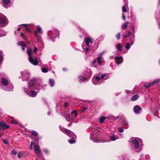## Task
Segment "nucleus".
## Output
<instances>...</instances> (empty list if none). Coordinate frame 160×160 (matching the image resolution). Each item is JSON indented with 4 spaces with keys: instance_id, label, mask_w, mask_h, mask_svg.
<instances>
[{
    "instance_id": "38",
    "label": "nucleus",
    "mask_w": 160,
    "mask_h": 160,
    "mask_svg": "<svg viewBox=\"0 0 160 160\" xmlns=\"http://www.w3.org/2000/svg\"><path fill=\"white\" fill-rule=\"evenodd\" d=\"M128 35L125 34L124 36V37L126 38L130 34H131V32L130 31H128Z\"/></svg>"
},
{
    "instance_id": "5",
    "label": "nucleus",
    "mask_w": 160,
    "mask_h": 160,
    "mask_svg": "<svg viewBox=\"0 0 160 160\" xmlns=\"http://www.w3.org/2000/svg\"><path fill=\"white\" fill-rule=\"evenodd\" d=\"M108 78V74H102L100 76H97L96 78V83H94L97 84L100 83L103 81V79H107Z\"/></svg>"
},
{
    "instance_id": "28",
    "label": "nucleus",
    "mask_w": 160,
    "mask_h": 160,
    "mask_svg": "<svg viewBox=\"0 0 160 160\" xmlns=\"http://www.w3.org/2000/svg\"><path fill=\"white\" fill-rule=\"evenodd\" d=\"M159 82H160V79H158L154 80L152 82V85H153L154 84Z\"/></svg>"
},
{
    "instance_id": "27",
    "label": "nucleus",
    "mask_w": 160,
    "mask_h": 160,
    "mask_svg": "<svg viewBox=\"0 0 160 160\" xmlns=\"http://www.w3.org/2000/svg\"><path fill=\"white\" fill-rule=\"evenodd\" d=\"M141 108L138 105L136 106L134 108V110H141Z\"/></svg>"
},
{
    "instance_id": "6",
    "label": "nucleus",
    "mask_w": 160,
    "mask_h": 160,
    "mask_svg": "<svg viewBox=\"0 0 160 160\" xmlns=\"http://www.w3.org/2000/svg\"><path fill=\"white\" fill-rule=\"evenodd\" d=\"M8 21L6 18L3 14H0V26L4 27L8 24Z\"/></svg>"
},
{
    "instance_id": "24",
    "label": "nucleus",
    "mask_w": 160,
    "mask_h": 160,
    "mask_svg": "<svg viewBox=\"0 0 160 160\" xmlns=\"http://www.w3.org/2000/svg\"><path fill=\"white\" fill-rule=\"evenodd\" d=\"M37 32L41 33L42 32V30L41 28L39 26H38L36 29Z\"/></svg>"
},
{
    "instance_id": "9",
    "label": "nucleus",
    "mask_w": 160,
    "mask_h": 160,
    "mask_svg": "<svg viewBox=\"0 0 160 160\" xmlns=\"http://www.w3.org/2000/svg\"><path fill=\"white\" fill-rule=\"evenodd\" d=\"M2 2L3 3V6L5 8H8L10 6L9 5L10 2V0H2Z\"/></svg>"
},
{
    "instance_id": "39",
    "label": "nucleus",
    "mask_w": 160,
    "mask_h": 160,
    "mask_svg": "<svg viewBox=\"0 0 160 160\" xmlns=\"http://www.w3.org/2000/svg\"><path fill=\"white\" fill-rule=\"evenodd\" d=\"M14 155H16L17 154V152L15 150H13L11 152Z\"/></svg>"
},
{
    "instance_id": "15",
    "label": "nucleus",
    "mask_w": 160,
    "mask_h": 160,
    "mask_svg": "<svg viewBox=\"0 0 160 160\" xmlns=\"http://www.w3.org/2000/svg\"><path fill=\"white\" fill-rule=\"evenodd\" d=\"M97 60L98 61V63L99 64H101L104 62L103 60L102 59L101 57H98L97 58Z\"/></svg>"
},
{
    "instance_id": "26",
    "label": "nucleus",
    "mask_w": 160,
    "mask_h": 160,
    "mask_svg": "<svg viewBox=\"0 0 160 160\" xmlns=\"http://www.w3.org/2000/svg\"><path fill=\"white\" fill-rule=\"evenodd\" d=\"M152 85H152V83L151 82V83H148V84H145L144 85V86H145V87L146 88H148L149 87H151Z\"/></svg>"
},
{
    "instance_id": "56",
    "label": "nucleus",
    "mask_w": 160,
    "mask_h": 160,
    "mask_svg": "<svg viewBox=\"0 0 160 160\" xmlns=\"http://www.w3.org/2000/svg\"><path fill=\"white\" fill-rule=\"evenodd\" d=\"M47 114L48 115H50L51 114L50 112V111H48Z\"/></svg>"
},
{
    "instance_id": "54",
    "label": "nucleus",
    "mask_w": 160,
    "mask_h": 160,
    "mask_svg": "<svg viewBox=\"0 0 160 160\" xmlns=\"http://www.w3.org/2000/svg\"><path fill=\"white\" fill-rule=\"evenodd\" d=\"M124 131V129L122 128H121V132H123Z\"/></svg>"
},
{
    "instance_id": "44",
    "label": "nucleus",
    "mask_w": 160,
    "mask_h": 160,
    "mask_svg": "<svg viewBox=\"0 0 160 160\" xmlns=\"http://www.w3.org/2000/svg\"><path fill=\"white\" fill-rule=\"evenodd\" d=\"M140 111H134V112L135 113L137 114L140 113Z\"/></svg>"
},
{
    "instance_id": "8",
    "label": "nucleus",
    "mask_w": 160,
    "mask_h": 160,
    "mask_svg": "<svg viewBox=\"0 0 160 160\" xmlns=\"http://www.w3.org/2000/svg\"><path fill=\"white\" fill-rule=\"evenodd\" d=\"M22 73H23L22 72H21V73L22 76V79L23 80V81L28 80L29 78V74L28 73H26L25 74H22Z\"/></svg>"
},
{
    "instance_id": "18",
    "label": "nucleus",
    "mask_w": 160,
    "mask_h": 160,
    "mask_svg": "<svg viewBox=\"0 0 160 160\" xmlns=\"http://www.w3.org/2000/svg\"><path fill=\"white\" fill-rule=\"evenodd\" d=\"M128 22H126L124 23L122 26V29H126L128 27Z\"/></svg>"
},
{
    "instance_id": "53",
    "label": "nucleus",
    "mask_w": 160,
    "mask_h": 160,
    "mask_svg": "<svg viewBox=\"0 0 160 160\" xmlns=\"http://www.w3.org/2000/svg\"><path fill=\"white\" fill-rule=\"evenodd\" d=\"M25 29L29 32H30V30L27 27H26Z\"/></svg>"
},
{
    "instance_id": "64",
    "label": "nucleus",
    "mask_w": 160,
    "mask_h": 160,
    "mask_svg": "<svg viewBox=\"0 0 160 160\" xmlns=\"http://www.w3.org/2000/svg\"><path fill=\"white\" fill-rule=\"evenodd\" d=\"M2 136V134L0 133V137H1Z\"/></svg>"
},
{
    "instance_id": "58",
    "label": "nucleus",
    "mask_w": 160,
    "mask_h": 160,
    "mask_svg": "<svg viewBox=\"0 0 160 160\" xmlns=\"http://www.w3.org/2000/svg\"><path fill=\"white\" fill-rule=\"evenodd\" d=\"M36 88L37 89H41V88H39V87H36Z\"/></svg>"
},
{
    "instance_id": "29",
    "label": "nucleus",
    "mask_w": 160,
    "mask_h": 160,
    "mask_svg": "<svg viewBox=\"0 0 160 160\" xmlns=\"http://www.w3.org/2000/svg\"><path fill=\"white\" fill-rule=\"evenodd\" d=\"M18 45L22 46H25V44L24 43V42L21 41L19 42L18 43Z\"/></svg>"
},
{
    "instance_id": "62",
    "label": "nucleus",
    "mask_w": 160,
    "mask_h": 160,
    "mask_svg": "<svg viewBox=\"0 0 160 160\" xmlns=\"http://www.w3.org/2000/svg\"><path fill=\"white\" fill-rule=\"evenodd\" d=\"M159 4H160V0H159Z\"/></svg>"
},
{
    "instance_id": "42",
    "label": "nucleus",
    "mask_w": 160,
    "mask_h": 160,
    "mask_svg": "<svg viewBox=\"0 0 160 160\" xmlns=\"http://www.w3.org/2000/svg\"><path fill=\"white\" fill-rule=\"evenodd\" d=\"M12 123L14 124H17V121L15 120H13L12 122Z\"/></svg>"
},
{
    "instance_id": "59",
    "label": "nucleus",
    "mask_w": 160,
    "mask_h": 160,
    "mask_svg": "<svg viewBox=\"0 0 160 160\" xmlns=\"http://www.w3.org/2000/svg\"><path fill=\"white\" fill-rule=\"evenodd\" d=\"M124 124L125 125H126L127 124V122H125V123H124Z\"/></svg>"
},
{
    "instance_id": "47",
    "label": "nucleus",
    "mask_w": 160,
    "mask_h": 160,
    "mask_svg": "<svg viewBox=\"0 0 160 160\" xmlns=\"http://www.w3.org/2000/svg\"><path fill=\"white\" fill-rule=\"evenodd\" d=\"M122 15V19L124 20H126V16H125V15L123 14Z\"/></svg>"
},
{
    "instance_id": "52",
    "label": "nucleus",
    "mask_w": 160,
    "mask_h": 160,
    "mask_svg": "<svg viewBox=\"0 0 160 160\" xmlns=\"http://www.w3.org/2000/svg\"><path fill=\"white\" fill-rule=\"evenodd\" d=\"M26 47V45H25V46L22 47V49L23 51H24L25 50V48Z\"/></svg>"
},
{
    "instance_id": "50",
    "label": "nucleus",
    "mask_w": 160,
    "mask_h": 160,
    "mask_svg": "<svg viewBox=\"0 0 160 160\" xmlns=\"http://www.w3.org/2000/svg\"><path fill=\"white\" fill-rule=\"evenodd\" d=\"M20 34L21 35V37L22 38H24V35L22 33V32L20 33Z\"/></svg>"
},
{
    "instance_id": "34",
    "label": "nucleus",
    "mask_w": 160,
    "mask_h": 160,
    "mask_svg": "<svg viewBox=\"0 0 160 160\" xmlns=\"http://www.w3.org/2000/svg\"><path fill=\"white\" fill-rule=\"evenodd\" d=\"M42 71L43 72H47L48 71L47 69L45 68H42Z\"/></svg>"
},
{
    "instance_id": "4",
    "label": "nucleus",
    "mask_w": 160,
    "mask_h": 160,
    "mask_svg": "<svg viewBox=\"0 0 160 160\" xmlns=\"http://www.w3.org/2000/svg\"><path fill=\"white\" fill-rule=\"evenodd\" d=\"M132 142L134 145L136 151L137 152H139L141 151L142 148L140 147L139 143H142V140L140 139L134 138L132 140Z\"/></svg>"
},
{
    "instance_id": "25",
    "label": "nucleus",
    "mask_w": 160,
    "mask_h": 160,
    "mask_svg": "<svg viewBox=\"0 0 160 160\" xmlns=\"http://www.w3.org/2000/svg\"><path fill=\"white\" fill-rule=\"evenodd\" d=\"M49 83L51 87H52L54 85V81L53 79H49Z\"/></svg>"
},
{
    "instance_id": "30",
    "label": "nucleus",
    "mask_w": 160,
    "mask_h": 160,
    "mask_svg": "<svg viewBox=\"0 0 160 160\" xmlns=\"http://www.w3.org/2000/svg\"><path fill=\"white\" fill-rule=\"evenodd\" d=\"M68 142L70 144H73L75 142V141L74 140L70 139L68 140Z\"/></svg>"
},
{
    "instance_id": "32",
    "label": "nucleus",
    "mask_w": 160,
    "mask_h": 160,
    "mask_svg": "<svg viewBox=\"0 0 160 160\" xmlns=\"http://www.w3.org/2000/svg\"><path fill=\"white\" fill-rule=\"evenodd\" d=\"M79 78H80V81L81 82H83V81H85V80H86V78H84L83 77H81V76H80L79 77Z\"/></svg>"
},
{
    "instance_id": "10",
    "label": "nucleus",
    "mask_w": 160,
    "mask_h": 160,
    "mask_svg": "<svg viewBox=\"0 0 160 160\" xmlns=\"http://www.w3.org/2000/svg\"><path fill=\"white\" fill-rule=\"evenodd\" d=\"M27 93L29 96L32 97H35L37 95V93L34 91H31L30 92H26Z\"/></svg>"
},
{
    "instance_id": "41",
    "label": "nucleus",
    "mask_w": 160,
    "mask_h": 160,
    "mask_svg": "<svg viewBox=\"0 0 160 160\" xmlns=\"http://www.w3.org/2000/svg\"><path fill=\"white\" fill-rule=\"evenodd\" d=\"M116 38L118 39H119L120 38V33H118L116 36Z\"/></svg>"
},
{
    "instance_id": "55",
    "label": "nucleus",
    "mask_w": 160,
    "mask_h": 160,
    "mask_svg": "<svg viewBox=\"0 0 160 160\" xmlns=\"http://www.w3.org/2000/svg\"><path fill=\"white\" fill-rule=\"evenodd\" d=\"M121 58V63L123 61V59L122 58V57H121V58Z\"/></svg>"
},
{
    "instance_id": "33",
    "label": "nucleus",
    "mask_w": 160,
    "mask_h": 160,
    "mask_svg": "<svg viewBox=\"0 0 160 160\" xmlns=\"http://www.w3.org/2000/svg\"><path fill=\"white\" fill-rule=\"evenodd\" d=\"M2 52L0 51V63L1 62L2 60Z\"/></svg>"
},
{
    "instance_id": "57",
    "label": "nucleus",
    "mask_w": 160,
    "mask_h": 160,
    "mask_svg": "<svg viewBox=\"0 0 160 160\" xmlns=\"http://www.w3.org/2000/svg\"><path fill=\"white\" fill-rule=\"evenodd\" d=\"M35 35L37 38H39V37L36 34H35Z\"/></svg>"
},
{
    "instance_id": "49",
    "label": "nucleus",
    "mask_w": 160,
    "mask_h": 160,
    "mask_svg": "<svg viewBox=\"0 0 160 160\" xmlns=\"http://www.w3.org/2000/svg\"><path fill=\"white\" fill-rule=\"evenodd\" d=\"M21 153H18V158H21V156L22 155V154H21Z\"/></svg>"
},
{
    "instance_id": "17",
    "label": "nucleus",
    "mask_w": 160,
    "mask_h": 160,
    "mask_svg": "<svg viewBox=\"0 0 160 160\" xmlns=\"http://www.w3.org/2000/svg\"><path fill=\"white\" fill-rule=\"evenodd\" d=\"M30 133H32V135L37 137L38 138V133L35 131H32L30 132Z\"/></svg>"
},
{
    "instance_id": "63",
    "label": "nucleus",
    "mask_w": 160,
    "mask_h": 160,
    "mask_svg": "<svg viewBox=\"0 0 160 160\" xmlns=\"http://www.w3.org/2000/svg\"><path fill=\"white\" fill-rule=\"evenodd\" d=\"M14 33H15V34H16V31H15L14 32Z\"/></svg>"
},
{
    "instance_id": "31",
    "label": "nucleus",
    "mask_w": 160,
    "mask_h": 160,
    "mask_svg": "<svg viewBox=\"0 0 160 160\" xmlns=\"http://www.w3.org/2000/svg\"><path fill=\"white\" fill-rule=\"evenodd\" d=\"M125 47L127 49H129L130 47V43H127L126 46H125Z\"/></svg>"
},
{
    "instance_id": "36",
    "label": "nucleus",
    "mask_w": 160,
    "mask_h": 160,
    "mask_svg": "<svg viewBox=\"0 0 160 160\" xmlns=\"http://www.w3.org/2000/svg\"><path fill=\"white\" fill-rule=\"evenodd\" d=\"M2 32H0V37L4 36L6 35V33H2Z\"/></svg>"
},
{
    "instance_id": "21",
    "label": "nucleus",
    "mask_w": 160,
    "mask_h": 160,
    "mask_svg": "<svg viewBox=\"0 0 160 160\" xmlns=\"http://www.w3.org/2000/svg\"><path fill=\"white\" fill-rule=\"evenodd\" d=\"M106 119V117H101L99 121V122L100 123H102L104 122V120Z\"/></svg>"
},
{
    "instance_id": "1",
    "label": "nucleus",
    "mask_w": 160,
    "mask_h": 160,
    "mask_svg": "<svg viewBox=\"0 0 160 160\" xmlns=\"http://www.w3.org/2000/svg\"><path fill=\"white\" fill-rule=\"evenodd\" d=\"M32 50L29 48H28L27 53L29 56L28 59L31 63L34 65H37L38 63V58L36 57H33L32 56Z\"/></svg>"
},
{
    "instance_id": "48",
    "label": "nucleus",
    "mask_w": 160,
    "mask_h": 160,
    "mask_svg": "<svg viewBox=\"0 0 160 160\" xmlns=\"http://www.w3.org/2000/svg\"><path fill=\"white\" fill-rule=\"evenodd\" d=\"M117 49L118 51L120 50V45L119 44H118Z\"/></svg>"
},
{
    "instance_id": "13",
    "label": "nucleus",
    "mask_w": 160,
    "mask_h": 160,
    "mask_svg": "<svg viewBox=\"0 0 160 160\" xmlns=\"http://www.w3.org/2000/svg\"><path fill=\"white\" fill-rule=\"evenodd\" d=\"M109 138L110 140L112 141H115L117 139L119 138L117 135H115L114 134H113L111 136H109Z\"/></svg>"
},
{
    "instance_id": "2",
    "label": "nucleus",
    "mask_w": 160,
    "mask_h": 160,
    "mask_svg": "<svg viewBox=\"0 0 160 160\" xmlns=\"http://www.w3.org/2000/svg\"><path fill=\"white\" fill-rule=\"evenodd\" d=\"M1 82L2 84L6 87V90L7 91L12 90L13 88V86L12 83L7 80L4 78H2Z\"/></svg>"
},
{
    "instance_id": "60",
    "label": "nucleus",
    "mask_w": 160,
    "mask_h": 160,
    "mask_svg": "<svg viewBox=\"0 0 160 160\" xmlns=\"http://www.w3.org/2000/svg\"><path fill=\"white\" fill-rule=\"evenodd\" d=\"M119 93H117L116 94V96H118L119 95Z\"/></svg>"
},
{
    "instance_id": "19",
    "label": "nucleus",
    "mask_w": 160,
    "mask_h": 160,
    "mask_svg": "<svg viewBox=\"0 0 160 160\" xmlns=\"http://www.w3.org/2000/svg\"><path fill=\"white\" fill-rule=\"evenodd\" d=\"M71 100H69L68 101H66L64 103L63 106L65 108H67L69 104H70V101Z\"/></svg>"
},
{
    "instance_id": "51",
    "label": "nucleus",
    "mask_w": 160,
    "mask_h": 160,
    "mask_svg": "<svg viewBox=\"0 0 160 160\" xmlns=\"http://www.w3.org/2000/svg\"><path fill=\"white\" fill-rule=\"evenodd\" d=\"M85 52H86L89 50V49L87 48H85Z\"/></svg>"
},
{
    "instance_id": "16",
    "label": "nucleus",
    "mask_w": 160,
    "mask_h": 160,
    "mask_svg": "<svg viewBox=\"0 0 160 160\" xmlns=\"http://www.w3.org/2000/svg\"><path fill=\"white\" fill-rule=\"evenodd\" d=\"M128 8V6L127 5L125 4L124 5L122 6V12H126L127 10V9Z\"/></svg>"
},
{
    "instance_id": "14",
    "label": "nucleus",
    "mask_w": 160,
    "mask_h": 160,
    "mask_svg": "<svg viewBox=\"0 0 160 160\" xmlns=\"http://www.w3.org/2000/svg\"><path fill=\"white\" fill-rule=\"evenodd\" d=\"M35 82V79H32L31 80L30 82L28 83V86L29 87H31L33 85Z\"/></svg>"
},
{
    "instance_id": "37",
    "label": "nucleus",
    "mask_w": 160,
    "mask_h": 160,
    "mask_svg": "<svg viewBox=\"0 0 160 160\" xmlns=\"http://www.w3.org/2000/svg\"><path fill=\"white\" fill-rule=\"evenodd\" d=\"M44 152L46 154H48V150L46 149H43Z\"/></svg>"
},
{
    "instance_id": "40",
    "label": "nucleus",
    "mask_w": 160,
    "mask_h": 160,
    "mask_svg": "<svg viewBox=\"0 0 160 160\" xmlns=\"http://www.w3.org/2000/svg\"><path fill=\"white\" fill-rule=\"evenodd\" d=\"M21 26L26 28L27 27V25L26 24H22L18 26L19 27H20Z\"/></svg>"
},
{
    "instance_id": "35",
    "label": "nucleus",
    "mask_w": 160,
    "mask_h": 160,
    "mask_svg": "<svg viewBox=\"0 0 160 160\" xmlns=\"http://www.w3.org/2000/svg\"><path fill=\"white\" fill-rule=\"evenodd\" d=\"M67 117L69 118L72 119L73 118V117H72V115L70 114H68L67 115Z\"/></svg>"
},
{
    "instance_id": "12",
    "label": "nucleus",
    "mask_w": 160,
    "mask_h": 160,
    "mask_svg": "<svg viewBox=\"0 0 160 160\" xmlns=\"http://www.w3.org/2000/svg\"><path fill=\"white\" fill-rule=\"evenodd\" d=\"M85 42L87 46H89V44L90 42L91 43H92V41L91 38L90 37H88L87 38H86L85 40Z\"/></svg>"
},
{
    "instance_id": "46",
    "label": "nucleus",
    "mask_w": 160,
    "mask_h": 160,
    "mask_svg": "<svg viewBox=\"0 0 160 160\" xmlns=\"http://www.w3.org/2000/svg\"><path fill=\"white\" fill-rule=\"evenodd\" d=\"M37 50V47L36 46L34 47V53L36 52Z\"/></svg>"
},
{
    "instance_id": "3",
    "label": "nucleus",
    "mask_w": 160,
    "mask_h": 160,
    "mask_svg": "<svg viewBox=\"0 0 160 160\" xmlns=\"http://www.w3.org/2000/svg\"><path fill=\"white\" fill-rule=\"evenodd\" d=\"M60 130L64 133L67 135L68 136L71 138L74 139H76V135L72 132L69 130L63 128L61 127H59Z\"/></svg>"
},
{
    "instance_id": "7",
    "label": "nucleus",
    "mask_w": 160,
    "mask_h": 160,
    "mask_svg": "<svg viewBox=\"0 0 160 160\" xmlns=\"http://www.w3.org/2000/svg\"><path fill=\"white\" fill-rule=\"evenodd\" d=\"M0 127L2 130L8 129L10 126L6 124L5 122H0Z\"/></svg>"
},
{
    "instance_id": "61",
    "label": "nucleus",
    "mask_w": 160,
    "mask_h": 160,
    "mask_svg": "<svg viewBox=\"0 0 160 160\" xmlns=\"http://www.w3.org/2000/svg\"><path fill=\"white\" fill-rule=\"evenodd\" d=\"M118 131L119 132H120V128H118Z\"/></svg>"
},
{
    "instance_id": "45",
    "label": "nucleus",
    "mask_w": 160,
    "mask_h": 160,
    "mask_svg": "<svg viewBox=\"0 0 160 160\" xmlns=\"http://www.w3.org/2000/svg\"><path fill=\"white\" fill-rule=\"evenodd\" d=\"M2 141L3 142H4V143H5V144H7L8 143V142L7 141L4 139H3Z\"/></svg>"
},
{
    "instance_id": "22",
    "label": "nucleus",
    "mask_w": 160,
    "mask_h": 160,
    "mask_svg": "<svg viewBox=\"0 0 160 160\" xmlns=\"http://www.w3.org/2000/svg\"><path fill=\"white\" fill-rule=\"evenodd\" d=\"M116 63L118 65H119L120 63V57H117L115 59Z\"/></svg>"
},
{
    "instance_id": "11",
    "label": "nucleus",
    "mask_w": 160,
    "mask_h": 160,
    "mask_svg": "<svg viewBox=\"0 0 160 160\" xmlns=\"http://www.w3.org/2000/svg\"><path fill=\"white\" fill-rule=\"evenodd\" d=\"M40 149L39 146H38L36 144H35L34 145V151L36 153L39 154L40 153Z\"/></svg>"
},
{
    "instance_id": "20",
    "label": "nucleus",
    "mask_w": 160,
    "mask_h": 160,
    "mask_svg": "<svg viewBox=\"0 0 160 160\" xmlns=\"http://www.w3.org/2000/svg\"><path fill=\"white\" fill-rule=\"evenodd\" d=\"M71 114L72 117L73 116L76 117L78 115V112H77V111H73L71 112Z\"/></svg>"
},
{
    "instance_id": "43",
    "label": "nucleus",
    "mask_w": 160,
    "mask_h": 160,
    "mask_svg": "<svg viewBox=\"0 0 160 160\" xmlns=\"http://www.w3.org/2000/svg\"><path fill=\"white\" fill-rule=\"evenodd\" d=\"M33 144V142L32 141L31 142V143L30 144V148L31 149H32V146Z\"/></svg>"
},
{
    "instance_id": "23",
    "label": "nucleus",
    "mask_w": 160,
    "mask_h": 160,
    "mask_svg": "<svg viewBox=\"0 0 160 160\" xmlns=\"http://www.w3.org/2000/svg\"><path fill=\"white\" fill-rule=\"evenodd\" d=\"M139 96L138 95H136L134 96L131 98V100L135 101L137 100Z\"/></svg>"
}]
</instances>
